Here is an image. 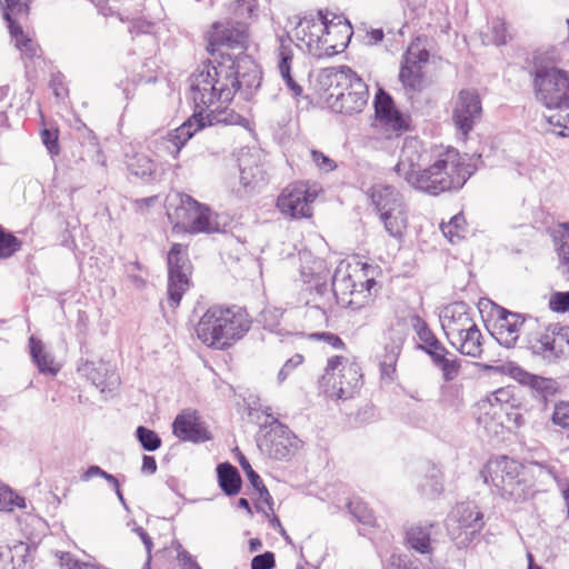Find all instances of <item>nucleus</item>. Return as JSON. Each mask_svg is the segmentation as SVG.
<instances>
[{
  "label": "nucleus",
  "mask_w": 569,
  "mask_h": 569,
  "mask_svg": "<svg viewBox=\"0 0 569 569\" xmlns=\"http://www.w3.org/2000/svg\"><path fill=\"white\" fill-rule=\"evenodd\" d=\"M429 154L417 138L403 142L396 171L410 187L438 196L463 187L473 173V166L452 147L438 151L428 167L422 168Z\"/></svg>",
  "instance_id": "obj_1"
},
{
  "label": "nucleus",
  "mask_w": 569,
  "mask_h": 569,
  "mask_svg": "<svg viewBox=\"0 0 569 569\" xmlns=\"http://www.w3.org/2000/svg\"><path fill=\"white\" fill-rule=\"evenodd\" d=\"M239 72L233 66L219 68L203 62L190 77V97L194 104L197 129L227 121L220 116L240 89Z\"/></svg>",
  "instance_id": "obj_2"
},
{
  "label": "nucleus",
  "mask_w": 569,
  "mask_h": 569,
  "mask_svg": "<svg viewBox=\"0 0 569 569\" xmlns=\"http://www.w3.org/2000/svg\"><path fill=\"white\" fill-rule=\"evenodd\" d=\"M249 329L246 307L214 305L201 316L196 335L207 347L226 350L241 340Z\"/></svg>",
  "instance_id": "obj_3"
},
{
  "label": "nucleus",
  "mask_w": 569,
  "mask_h": 569,
  "mask_svg": "<svg viewBox=\"0 0 569 569\" xmlns=\"http://www.w3.org/2000/svg\"><path fill=\"white\" fill-rule=\"evenodd\" d=\"M337 19L328 21L321 11L318 18H303L296 28V37L310 54L318 58L332 57L342 52L352 37L351 24L341 18Z\"/></svg>",
  "instance_id": "obj_4"
},
{
  "label": "nucleus",
  "mask_w": 569,
  "mask_h": 569,
  "mask_svg": "<svg viewBox=\"0 0 569 569\" xmlns=\"http://www.w3.org/2000/svg\"><path fill=\"white\" fill-rule=\"evenodd\" d=\"M259 397L251 400V420L259 426L256 445L261 455L274 459H289L299 448V439L272 412V408Z\"/></svg>",
  "instance_id": "obj_5"
},
{
  "label": "nucleus",
  "mask_w": 569,
  "mask_h": 569,
  "mask_svg": "<svg viewBox=\"0 0 569 569\" xmlns=\"http://www.w3.org/2000/svg\"><path fill=\"white\" fill-rule=\"evenodd\" d=\"M325 73L332 88L330 96H336L333 110L346 114L361 112L369 98L368 87L363 80L348 66L329 68Z\"/></svg>",
  "instance_id": "obj_6"
},
{
  "label": "nucleus",
  "mask_w": 569,
  "mask_h": 569,
  "mask_svg": "<svg viewBox=\"0 0 569 569\" xmlns=\"http://www.w3.org/2000/svg\"><path fill=\"white\" fill-rule=\"evenodd\" d=\"M249 18V3L246 0H236L228 6V18L224 23L216 22L207 34V50L210 54L226 48L230 50L246 49L247 19Z\"/></svg>",
  "instance_id": "obj_7"
},
{
  "label": "nucleus",
  "mask_w": 569,
  "mask_h": 569,
  "mask_svg": "<svg viewBox=\"0 0 569 569\" xmlns=\"http://www.w3.org/2000/svg\"><path fill=\"white\" fill-rule=\"evenodd\" d=\"M480 476L485 483L491 485L503 498L519 500L527 493L522 465L506 456L489 459Z\"/></svg>",
  "instance_id": "obj_8"
},
{
  "label": "nucleus",
  "mask_w": 569,
  "mask_h": 569,
  "mask_svg": "<svg viewBox=\"0 0 569 569\" xmlns=\"http://www.w3.org/2000/svg\"><path fill=\"white\" fill-rule=\"evenodd\" d=\"M533 91L538 102L548 109L569 108V73L550 66L535 69Z\"/></svg>",
  "instance_id": "obj_9"
},
{
  "label": "nucleus",
  "mask_w": 569,
  "mask_h": 569,
  "mask_svg": "<svg viewBox=\"0 0 569 569\" xmlns=\"http://www.w3.org/2000/svg\"><path fill=\"white\" fill-rule=\"evenodd\" d=\"M321 383L329 397L351 398L361 386L360 367L342 356H335L328 360Z\"/></svg>",
  "instance_id": "obj_10"
},
{
  "label": "nucleus",
  "mask_w": 569,
  "mask_h": 569,
  "mask_svg": "<svg viewBox=\"0 0 569 569\" xmlns=\"http://www.w3.org/2000/svg\"><path fill=\"white\" fill-rule=\"evenodd\" d=\"M446 526L455 543L459 548H463L482 530L483 513L473 502H460L448 515Z\"/></svg>",
  "instance_id": "obj_11"
},
{
  "label": "nucleus",
  "mask_w": 569,
  "mask_h": 569,
  "mask_svg": "<svg viewBox=\"0 0 569 569\" xmlns=\"http://www.w3.org/2000/svg\"><path fill=\"white\" fill-rule=\"evenodd\" d=\"M168 302L176 309L190 287L192 264L188 258V246L173 243L167 254Z\"/></svg>",
  "instance_id": "obj_12"
},
{
  "label": "nucleus",
  "mask_w": 569,
  "mask_h": 569,
  "mask_svg": "<svg viewBox=\"0 0 569 569\" xmlns=\"http://www.w3.org/2000/svg\"><path fill=\"white\" fill-rule=\"evenodd\" d=\"M174 199L176 204H171L168 209V216L174 223V228H180L188 233H199L209 230V207L186 193H177Z\"/></svg>",
  "instance_id": "obj_13"
},
{
  "label": "nucleus",
  "mask_w": 569,
  "mask_h": 569,
  "mask_svg": "<svg viewBox=\"0 0 569 569\" xmlns=\"http://www.w3.org/2000/svg\"><path fill=\"white\" fill-rule=\"evenodd\" d=\"M528 348L549 363L569 357V326L553 323L533 332L528 340Z\"/></svg>",
  "instance_id": "obj_14"
},
{
  "label": "nucleus",
  "mask_w": 569,
  "mask_h": 569,
  "mask_svg": "<svg viewBox=\"0 0 569 569\" xmlns=\"http://www.w3.org/2000/svg\"><path fill=\"white\" fill-rule=\"evenodd\" d=\"M376 286L373 278L357 283L350 273L349 266H339L333 276L331 291L339 305L360 309L369 302L371 288Z\"/></svg>",
  "instance_id": "obj_15"
},
{
  "label": "nucleus",
  "mask_w": 569,
  "mask_h": 569,
  "mask_svg": "<svg viewBox=\"0 0 569 569\" xmlns=\"http://www.w3.org/2000/svg\"><path fill=\"white\" fill-rule=\"evenodd\" d=\"M320 192L317 183L300 181L288 186L279 196L277 206L281 212L293 218L311 216V203Z\"/></svg>",
  "instance_id": "obj_16"
},
{
  "label": "nucleus",
  "mask_w": 569,
  "mask_h": 569,
  "mask_svg": "<svg viewBox=\"0 0 569 569\" xmlns=\"http://www.w3.org/2000/svg\"><path fill=\"white\" fill-rule=\"evenodd\" d=\"M481 102L475 90H461L457 97L452 120L458 130L467 136L481 117Z\"/></svg>",
  "instance_id": "obj_17"
},
{
  "label": "nucleus",
  "mask_w": 569,
  "mask_h": 569,
  "mask_svg": "<svg viewBox=\"0 0 569 569\" xmlns=\"http://www.w3.org/2000/svg\"><path fill=\"white\" fill-rule=\"evenodd\" d=\"M429 59V52L416 42H412L403 54L399 79L410 90H420L422 82V67Z\"/></svg>",
  "instance_id": "obj_18"
},
{
  "label": "nucleus",
  "mask_w": 569,
  "mask_h": 569,
  "mask_svg": "<svg viewBox=\"0 0 569 569\" xmlns=\"http://www.w3.org/2000/svg\"><path fill=\"white\" fill-rule=\"evenodd\" d=\"M440 321L448 340L477 325L470 307L465 302H453L445 307L440 313Z\"/></svg>",
  "instance_id": "obj_19"
},
{
  "label": "nucleus",
  "mask_w": 569,
  "mask_h": 569,
  "mask_svg": "<svg viewBox=\"0 0 569 569\" xmlns=\"http://www.w3.org/2000/svg\"><path fill=\"white\" fill-rule=\"evenodd\" d=\"M375 109L377 119L387 130L396 133L408 130L410 117L395 108L393 101L387 92L378 91L375 99Z\"/></svg>",
  "instance_id": "obj_20"
},
{
  "label": "nucleus",
  "mask_w": 569,
  "mask_h": 569,
  "mask_svg": "<svg viewBox=\"0 0 569 569\" xmlns=\"http://www.w3.org/2000/svg\"><path fill=\"white\" fill-rule=\"evenodd\" d=\"M22 19L23 18H16L6 21L10 38L14 48L20 51L23 59H39L42 56V49L34 39L33 32L23 29L20 22Z\"/></svg>",
  "instance_id": "obj_21"
},
{
  "label": "nucleus",
  "mask_w": 569,
  "mask_h": 569,
  "mask_svg": "<svg viewBox=\"0 0 569 569\" xmlns=\"http://www.w3.org/2000/svg\"><path fill=\"white\" fill-rule=\"evenodd\" d=\"M172 431L181 441L202 442L210 439L196 411L184 410L179 413L173 421Z\"/></svg>",
  "instance_id": "obj_22"
},
{
  "label": "nucleus",
  "mask_w": 569,
  "mask_h": 569,
  "mask_svg": "<svg viewBox=\"0 0 569 569\" xmlns=\"http://www.w3.org/2000/svg\"><path fill=\"white\" fill-rule=\"evenodd\" d=\"M251 500L254 508L269 519L273 528L278 527L283 532L279 518L274 515L272 497L264 486L261 477L251 468Z\"/></svg>",
  "instance_id": "obj_23"
},
{
  "label": "nucleus",
  "mask_w": 569,
  "mask_h": 569,
  "mask_svg": "<svg viewBox=\"0 0 569 569\" xmlns=\"http://www.w3.org/2000/svg\"><path fill=\"white\" fill-rule=\"evenodd\" d=\"M498 341L507 348L513 347L518 340L520 328L525 319L518 313L500 308L498 311Z\"/></svg>",
  "instance_id": "obj_24"
},
{
  "label": "nucleus",
  "mask_w": 569,
  "mask_h": 569,
  "mask_svg": "<svg viewBox=\"0 0 569 569\" xmlns=\"http://www.w3.org/2000/svg\"><path fill=\"white\" fill-rule=\"evenodd\" d=\"M370 198L379 214L405 207L400 192L392 186L375 184L370 190Z\"/></svg>",
  "instance_id": "obj_25"
},
{
  "label": "nucleus",
  "mask_w": 569,
  "mask_h": 569,
  "mask_svg": "<svg viewBox=\"0 0 569 569\" xmlns=\"http://www.w3.org/2000/svg\"><path fill=\"white\" fill-rule=\"evenodd\" d=\"M482 339L481 331L478 326L475 325V328L466 329V331H462L458 337L450 338L449 342L460 353L471 358H480L483 351Z\"/></svg>",
  "instance_id": "obj_26"
},
{
  "label": "nucleus",
  "mask_w": 569,
  "mask_h": 569,
  "mask_svg": "<svg viewBox=\"0 0 569 569\" xmlns=\"http://www.w3.org/2000/svg\"><path fill=\"white\" fill-rule=\"evenodd\" d=\"M555 251L558 257V270L569 274V222H560L550 232Z\"/></svg>",
  "instance_id": "obj_27"
},
{
  "label": "nucleus",
  "mask_w": 569,
  "mask_h": 569,
  "mask_svg": "<svg viewBox=\"0 0 569 569\" xmlns=\"http://www.w3.org/2000/svg\"><path fill=\"white\" fill-rule=\"evenodd\" d=\"M200 129H197V121L193 119V116L183 122L180 127L170 131L166 137L164 141L168 143L167 149L174 158L178 157L181 149L186 146V143L192 138V136L198 132Z\"/></svg>",
  "instance_id": "obj_28"
},
{
  "label": "nucleus",
  "mask_w": 569,
  "mask_h": 569,
  "mask_svg": "<svg viewBox=\"0 0 569 569\" xmlns=\"http://www.w3.org/2000/svg\"><path fill=\"white\" fill-rule=\"evenodd\" d=\"M406 340V332L401 328L390 327L385 335V356L381 361L382 367H393L397 362L403 343Z\"/></svg>",
  "instance_id": "obj_29"
},
{
  "label": "nucleus",
  "mask_w": 569,
  "mask_h": 569,
  "mask_svg": "<svg viewBox=\"0 0 569 569\" xmlns=\"http://www.w3.org/2000/svg\"><path fill=\"white\" fill-rule=\"evenodd\" d=\"M28 547L23 542L0 545V569H23Z\"/></svg>",
  "instance_id": "obj_30"
},
{
  "label": "nucleus",
  "mask_w": 569,
  "mask_h": 569,
  "mask_svg": "<svg viewBox=\"0 0 569 569\" xmlns=\"http://www.w3.org/2000/svg\"><path fill=\"white\" fill-rule=\"evenodd\" d=\"M278 58V69L287 88L295 98L300 97L302 94V88L291 76V62L293 58L291 48L281 43L279 47Z\"/></svg>",
  "instance_id": "obj_31"
},
{
  "label": "nucleus",
  "mask_w": 569,
  "mask_h": 569,
  "mask_svg": "<svg viewBox=\"0 0 569 569\" xmlns=\"http://www.w3.org/2000/svg\"><path fill=\"white\" fill-rule=\"evenodd\" d=\"M433 525H413L406 532V539L408 545L421 552V553H430L431 552V532L433 529Z\"/></svg>",
  "instance_id": "obj_32"
},
{
  "label": "nucleus",
  "mask_w": 569,
  "mask_h": 569,
  "mask_svg": "<svg viewBox=\"0 0 569 569\" xmlns=\"http://www.w3.org/2000/svg\"><path fill=\"white\" fill-rule=\"evenodd\" d=\"M315 295L318 296L319 299L315 297L312 300L307 302L309 306L307 309V316L319 322L327 321V309L330 307L331 300L327 284H317L315 287Z\"/></svg>",
  "instance_id": "obj_33"
},
{
  "label": "nucleus",
  "mask_w": 569,
  "mask_h": 569,
  "mask_svg": "<svg viewBox=\"0 0 569 569\" xmlns=\"http://www.w3.org/2000/svg\"><path fill=\"white\" fill-rule=\"evenodd\" d=\"M380 220L383 222L386 231L389 236L401 240L408 226V216L406 207L395 211H383L380 214Z\"/></svg>",
  "instance_id": "obj_34"
},
{
  "label": "nucleus",
  "mask_w": 569,
  "mask_h": 569,
  "mask_svg": "<svg viewBox=\"0 0 569 569\" xmlns=\"http://www.w3.org/2000/svg\"><path fill=\"white\" fill-rule=\"evenodd\" d=\"M217 473L219 486L227 495L233 496L240 491L242 481L234 466L229 462L220 463Z\"/></svg>",
  "instance_id": "obj_35"
},
{
  "label": "nucleus",
  "mask_w": 569,
  "mask_h": 569,
  "mask_svg": "<svg viewBox=\"0 0 569 569\" xmlns=\"http://www.w3.org/2000/svg\"><path fill=\"white\" fill-rule=\"evenodd\" d=\"M30 353L38 366L40 372L56 375L59 368L56 366L53 358L46 351L43 343L30 337Z\"/></svg>",
  "instance_id": "obj_36"
},
{
  "label": "nucleus",
  "mask_w": 569,
  "mask_h": 569,
  "mask_svg": "<svg viewBox=\"0 0 569 569\" xmlns=\"http://www.w3.org/2000/svg\"><path fill=\"white\" fill-rule=\"evenodd\" d=\"M432 363L440 369L445 381L455 380L460 372L459 359L448 350L431 359Z\"/></svg>",
  "instance_id": "obj_37"
},
{
  "label": "nucleus",
  "mask_w": 569,
  "mask_h": 569,
  "mask_svg": "<svg viewBox=\"0 0 569 569\" xmlns=\"http://www.w3.org/2000/svg\"><path fill=\"white\" fill-rule=\"evenodd\" d=\"M0 10L4 21L16 18H29L30 0H0Z\"/></svg>",
  "instance_id": "obj_38"
},
{
  "label": "nucleus",
  "mask_w": 569,
  "mask_h": 569,
  "mask_svg": "<svg viewBox=\"0 0 569 569\" xmlns=\"http://www.w3.org/2000/svg\"><path fill=\"white\" fill-rule=\"evenodd\" d=\"M128 168L134 176L140 178L151 177L154 172L153 160L148 156L140 153L130 158Z\"/></svg>",
  "instance_id": "obj_39"
},
{
  "label": "nucleus",
  "mask_w": 569,
  "mask_h": 569,
  "mask_svg": "<svg viewBox=\"0 0 569 569\" xmlns=\"http://www.w3.org/2000/svg\"><path fill=\"white\" fill-rule=\"evenodd\" d=\"M465 227L466 219L459 213L453 216L448 223H441V231L451 243H456L459 239L463 238Z\"/></svg>",
  "instance_id": "obj_40"
},
{
  "label": "nucleus",
  "mask_w": 569,
  "mask_h": 569,
  "mask_svg": "<svg viewBox=\"0 0 569 569\" xmlns=\"http://www.w3.org/2000/svg\"><path fill=\"white\" fill-rule=\"evenodd\" d=\"M24 499L17 495L9 486L0 481V511H12L23 508Z\"/></svg>",
  "instance_id": "obj_41"
},
{
  "label": "nucleus",
  "mask_w": 569,
  "mask_h": 569,
  "mask_svg": "<svg viewBox=\"0 0 569 569\" xmlns=\"http://www.w3.org/2000/svg\"><path fill=\"white\" fill-rule=\"evenodd\" d=\"M22 242L0 226V259H6L21 249Z\"/></svg>",
  "instance_id": "obj_42"
},
{
  "label": "nucleus",
  "mask_w": 569,
  "mask_h": 569,
  "mask_svg": "<svg viewBox=\"0 0 569 569\" xmlns=\"http://www.w3.org/2000/svg\"><path fill=\"white\" fill-rule=\"evenodd\" d=\"M137 438L141 443L142 448L148 451H154L160 448L162 441L156 431L148 429L143 426H139L136 430Z\"/></svg>",
  "instance_id": "obj_43"
},
{
  "label": "nucleus",
  "mask_w": 569,
  "mask_h": 569,
  "mask_svg": "<svg viewBox=\"0 0 569 569\" xmlns=\"http://www.w3.org/2000/svg\"><path fill=\"white\" fill-rule=\"evenodd\" d=\"M563 110L547 117L548 123L552 127V132L558 137H569V112Z\"/></svg>",
  "instance_id": "obj_44"
},
{
  "label": "nucleus",
  "mask_w": 569,
  "mask_h": 569,
  "mask_svg": "<svg viewBox=\"0 0 569 569\" xmlns=\"http://www.w3.org/2000/svg\"><path fill=\"white\" fill-rule=\"evenodd\" d=\"M408 321L411 328L415 330L417 337L419 338L420 343L426 340H431L436 338L435 333L431 331L427 322L416 312H410L408 315Z\"/></svg>",
  "instance_id": "obj_45"
},
{
  "label": "nucleus",
  "mask_w": 569,
  "mask_h": 569,
  "mask_svg": "<svg viewBox=\"0 0 569 569\" xmlns=\"http://www.w3.org/2000/svg\"><path fill=\"white\" fill-rule=\"evenodd\" d=\"M551 421L555 426L569 430V402L561 401L555 406Z\"/></svg>",
  "instance_id": "obj_46"
},
{
  "label": "nucleus",
  "mask_w": 569,
  "mask_h": 569,
  "mask_svg": "<svg viewBox=\"0 0 569 569\" xmlns=\"http://www.w3.org/2000/svg\"><path fill=\"white\" fill-rule=\"evenodd\" d=\"M350 512L362 523L371 525L373 522L372 512L360 501L348 503Z\"/></svg>",
  "instance_id": "obj_47"
},
{
  "label": "nucleus",
  "mask_w": 569,
  "mask_h": 569,
  "mask_svg": "<svg viewBox=\"0 0 569 569\" xmlns=\"http://www.w3.org/2000/svg\"><path fill=\"white\" fill-rule=\"evenodd\" d=\"M490 28H491V32L493 36L495 44L501 46V44L507 43L510 36L508 33L506 22L502 19L497 18V19L492 20Z\"/></svg>",
  "instance_id": "obj_48"
},
{
  "label": "nucleus",
  "mask_w": 569,
  "mask_h": 569,
  "mask_svg": "<svg viewBox=\"0 0 569 569\" xmlns=\"http://www.w3.org/2000/svg\"><path fill=\"white\" fill-rule=\"evenodd\" d=\"M311 158L318 169L322 172H331L337 168L335 160L323 154L321 151L311 150Z\"/></svg>",
  "instance_id": "obj_49"
},
{
  "label": "nucleus",
  "mask_w": 569,
  "mask_h": 569,
  "mask_svg": "<svg viewBox=\"0 0 569 569\" xmlns=\"http://www.w3.org/2000/svg\"><path fill=\"white\" fill-rule=\"evenodd\" d=\"M421 491L426 495L439 493L442 489V482L437 469H432V472L425 483H420Z\"/></svg>",
  "instance_id": "obj_50"
},
{
  "label": "nucleus",
  "mask_w": 569,
  "mask_h": 569,
  "mask_svg": "<svg viewBox=\"0 0 569 569\" xmlns=\"http://www.w3.org/2000/svg\"><path fill=\"white\" fill-rule=\"evenodd\" d=\"M274 566V553L271 551H266L251 559V569H272Z\"/></svg>",
  "instance_id": "obj_51"
},
{
  "label": "nucleus",
  "mask_w": 569,
  "mask_h": 569,
  "mask_svg": "<svg viewBox=\"0 0 569 569\" xmlns=\"http://www.w3.org/2000/svg\"><path fill=\"white\" fill-rule=\"evenodd\" d=\"M550 309L556 312H565L569 309V291L556 292L549 301Z\"/></svg>",
  "instance_id": "obj_52"
},
{
  "label": "nucleus",
  "mask_w": 569,
  "mask_h": 569,
  "mask_svg": "<svg viewBox=\"0 0 569 569\" xmlns=\"http://www.w3.org/2000/svg\"><path fill=\"white\" fill-rule=\"evenodd\" d=\"M58 137V130L43 129L41 131L42 142L46 144V147L52 154H58L59 152Z\"/></svg>",
  "instance_id": "obj_53"
},
{
  "label": "nucleus",
  "mask_w": 569,
  "mask_h": 569,
  "mask_svg": "<svg viewBox=\"0 0 569 569\" xmlns=\"http://www.w3.org/2000/svg\"><path fill=\"white\" fill-rule=\"evenodd\" d=\"M302 361L303 357L299 353L288 359L278 373L279 382L284 381L287 377L292 372V370L300 366Z\"/></svg>",
  "instance_id": "obj_54"
},
{
  "label": "nucleus",
  "mask_w": 569,
  "mask_h": 569,
  "mask_svg": "<svg viewBox=\"0 0 569 569\" xmlns=\"http://www.w3.org/2000/svg\"><path fill=\"white\" fill-rule=\"evenodd\" d=\"M158 196H151L148 198L142 199H136L132 202V207L136 213L138 214H147L149 213L150 209L153 207V204L157 202Z\"/></svg>",
  "instance_id": "obj_55"
},
{
  "label": "nucleus",
  "mask_w": 569,
  "mask_h": 569,
  "mask_svg": "<svg viewBox=\"0 0 569 569\" xmlns=\"http://www.w3.org/2000/svg\"><path fill=\"white\" fill-rule=\"evenodd\" d=\"M177 559L182 569H201L192 556L181 546L177 550Z\"/></svg>",
  "instance_id": "obj_56"
},
{
  "label": "nucleus",
  "mask_w": 569,
  "mask_h": 569,
  "mask_svg": "<svg viewBox=\"0 0 569 569\" xmlns=\"http://www.w3.org/2000/svg\"><path fill=\"white\" fill-rule=\"evenodd\" d=\"M310 338L323 340L327 345L333 347L335 349H341L345 347L343 341L337 335L331 332L311 333Z\"/></svg>",
  "instance_id": "obj_57"
},
{
  "label": "nucleus",
  "mask_w": 569,
  "mask_h": 569,
  "mask_svg": "<svg viewBox=\"0 0 569 569\" xmlns=\"http://www.w3.org/2000/svg\"><path fill=\"white\" fill-rule=\"evenodd\" d=\"M385 33L382 29H369L366 31L365 41L369 46H376L383 40Z\"/></svg>",
  "instance_id": "obj_58"
},
{
  "label": "nucleus",
  "mask_w": 569,
  "mask_h": 569,
  "mask_svg": "<svg viewBox=\"0 0 569 569\" xmlns=\"http://www.w3.org/2000/svg\"><path fill=\"white\" fill-rule=\"evenodd\" d=\"M510 375L518 380L522 385H527L531 382L532 376L531 373L525 371L520 367H511L510 368Z\"/></svg>",
  "instance_id": "obj_59"
},
{
  "label": "nucleus",
  "mask_w": 569,
  "mask_h": 569,
  "mask_svg": "<svg viewBox=\"0 0 569 569\" xmlns=\"http://www.w3.org/2000/svg\"><path fill=\"white\" fill-rule=\"evenodd\" d=\"M141 471L147 475H153L157 471V461L152 456H143Z\"/></svg>",
  "instance_id": "obj_60"
},
{
  "label": "nucleus",
  "mask_w": 569,
  "mask_h": 569,
  "mask_svg": "<svg viewBox=\"0 0 569 569\" xmlns=\"http://www.w3.org/2000/svg\"><path fill=\"white\" fill-rule=\"evenodd\" d=\"M549 385L550 380L535 375L532 376L531 382L528 383V386H530L531 388L542 392L549 389Z\"/></svg>",
  "instance_id": "obj_61"
},
{
  "label": "nucleus",
  "mask_w": 569,
  "mask_h": 569,
  "mask_svg": "<svg viewBox=\"0 0 569 569\" xmlns=\"http://www.w3.org/2000/svg\"><path fill=\"white\" fill-rule=\"evenodd\" d=\"M532 466L539 468L540 476L545 472V473L549 475L551 478H553L555 480H557V471H556L555 467L548 466L542 462H533Z\"/></svg>",
  "instance_id": "obj_62"
},
{
  "label": "nucleus",
  "mask_w": 569,
  "mask_h": 569,
  "mask_svg": "<svg viewBox=\"0 0 569 569\" xmlns=\"http://www.w3.org/2000/svg\"><path fill=\"white\" fill-rule=\"evenodd\" d=\"M445 351H447V348L439 341L437 340L433 346L431 347L430 350H427V355L433 359L435 357L443 353Z\"/></svg>",
  "instance_id": "obj_63"
},
{
  "label": "nucleus",
  "mask_w": 569,
  "mask_h": 569,
  "mask_svg": "<svg viewBox=\"0 0 569 569\" xmlns=\"http://www.w3.org/2000/svg\"><path fill=\"white\" fill-rule=\"evenodd\" d=\"M499 398L497 396H491L487 398V400H483L480 405L481 408H486L487 406H490L493 410V415L497 413L498 409H501V406L498 403Z\"/></svg>",
  "instance_id": "obj_64"
}]
</instances>
